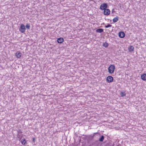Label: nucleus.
<instances>
[{"instance_id":"5","label":"nucleus","mask_w":146,"mask_h":146,"mask_svg":"<svg viewBox=\"0 0 146 146\" xmlns=\"http://www.w3.org/2000/svg\"><path fill=\"white\" fill-rule=\"evenodd\" d=\"M110 11L108 9H105L104 11V15H108L110 14Z\"/></svg>"},{"instance_id":"25","label":"nucleus","mask_w":146,"mask_h":146,"mask_svg":"<svg viewBox=\"0 0 146 146\" xmlns=\"http://www.w3.org/2000/svg\"><path fill=\"white\" fill-rule=\"evenodd\" d=\"M20 136V135H19V134H18L17 135V137H19Z\"/></svg>"},{"instance_id":"12","label":"nucleus","mask_w":146,"mask_h":146,"mask_svg":"<svg viewBox=\"0 0 146 146\" xmlns=\"http://www.w3.org/2000/svg\"><path fill=\"white\" fill-rule=\"evenodd\" d=\"M119 20V17H117L114 18L113 19V21L114 23L117 22Z\"/></svg>"},{"instance_id":"13","label":"nucleus","mask_w":146,"mask_h":146,"mask_svg":"<svg viewBox=\"0 0 146 146\" xmlns=\"http://www.w3.org/2000/svg\"><path fill=\"white\" fill-rule=\"evenodd\" d=\"M104 136L102 135L101 137L99 138V141L100 142H102L103 141L104 139Z\"/></svg>"},{"instance_id":"6","label":"nucleus","mask_w":146,"mask_h":146,"mask_svg":"<svg viewBox=\"0 0 146 146\" xmlns=\"http://www.w3.org/2000/svg\"><path fill=\"white\" fill-rule=\"evenodd\" d=\"M118 35L119 37L123 38L125 37V34L124 32L120 31Z\"/></svg>"},{"instance_id":"11","label":"nucleus","mask_w":146,"mask_h":146,"mask_svg":"<svg viewBox=\"0 0 146 146\" xmlns=\"http://www.w3.org/2000/svg\"><path fill=\"white\" fill-rule=\"evenodd\" d=\"M104 31V29H98L96 30V32L98 33H102Z\"/></svg>"},{"instance_id":"9","label":"nucleus","mask_w":146,"mask_h":146,"mask_svg":"<svg viewBox=\"0 0 146 146\" xmlns=\"http://www.w3.org/2000/svg\"><path fill=\"white\" fill-rule=\"evenodd\" d=\"M141 78L143 81L146 80V74L144 73L141 75Z\"/></svg>"},{"instance_id":"15","label":"nucleus","mask_w":146,"mask_h":146,"mask_svg":"<svg viewBox=\"0 0 146 146\" xmlns=\"http://www.w3.org/2000/svg\"><path fill=\"white\" fill-rule=\"evenodd\" d=\"M22 144L23 145H25L26 143V141L25 139H23L21 141Z\"/></svg>"},{"instance_id":"22","label":"nucleus","mask_w":146,"mask_h":146,"mask_svg":"<svg viewBox=\"0 0 146 146\" xmlns=\"http://www.w3.org/2000/svg\"><path fill=\"white\" fill-rule=\"evenodd\" d=\"M112 13H113L115 12V11H114V9H113L112 11Z\"/></svg>"},{"instance_id":"19","label":"nucleus","mask_w":146,"mask_h":146,"mask_svg":"<svg viewBox=\"0 0 146 146\" xmlns=\"http://www.w3.org/2000/svg\"><path fill=\"white\" fill-rule=\"evenodd\" d=\"M94 138L93 137H92V136H91L90 138V139L91 140L93 139Z\"/></svg>"},{"instance_id":"7","label":"nucleus","mask_w":146,"mask_h":146,"mask_svg":"<svg viewBox=\"0 0 146 146\" xmlns=\"http://www.w3.org/2000/svg\"><path fill=\"white\" fill-rule=\"evenodd\" d=\"M64 41V39L63 38L60 37L58 38L57 40V42L59 43H62Z\"/></svg>"},{"instance_id":"1","label":"nucleus","mask_w":146,"mask_h":146,"mask_svg":"<svg viewBox=\"0 0 146 146\" xmlns=\"http://www.w3.org/2000/svg\"><path fill=\"white\" fill-rule=\"evenodd\" d=\"M115 67L113 64H111L108 68V72L110 74L113 73L115 70Z\"/></svg>"},{"instance_id":"10","label":"nucleus","mask_w":146,"mask_h":146,"mask_svg":"<svg viewBox=\"0 0 146 146\" xmlns=\"http://www.w3.org/2000/svg\"><path fill=\"white\" fill-rule=\"evenodd\" d=\"M134 48L132 46H130L128 48V50L129 52H131L134 50Z\"/></svg>"},{"instance_id":"24","label":"nucleus","mask_w":146,"mask_h":146,"mask_svg":"<svg viewBox=\"0 0 146 146\" xmlns=\"http://www.w3.org/2000/svg\"><path fill=\"white\" fill-rule=\"evenodd\" d=\"M22 133V132L20 131H18V134H19L20 133Z\"/></svg>"},{"instance_id":"2","label":"nucleus","mask_w":146,"mask_h":146,"mask_svg":"<svg viewBox=\"0 0 146 146\" xmlns=\"http://www.w3.org/2000/svg\"><path fill=\"white\" fill-rule=\"evenodd\" d=\"M108 8V5L107 3H104L102 4L100 6V8L102 10H104Z\"/></svg>"},{"instance_id":"8","label":"nucleus","mask_w":146,"mask_h":146,"mask_svg":"<svg viewBox=\"0 0 146 146\" xmlns=\"http://www.w3.org/2000/svg\"><path fill=\"white\" fill-rule=\"evenodd\" d=\"M22 54L19 51H17L15 53V55L16 57L17 58H20Z\"/></svg>"},{"instance_id":"20","label":"nucleus","mask_w":146,"mask_h":146,"mask_svg":"<svg viewBox=\"0 0 146 146\" xmlns=\"http://www.w3.org/2000/svg\"><path fill=\"white\" fill-rule=\"evenodd\" d=\"M98 133H94L93 134V135L92 136V137H93L94 138V136H95V135L96 134H97Z\"/></svg>"},{"instance_id":"3","label":"nucleus","mask_w":146,"mask_h":146,"mask_svg":"<svg viewBox=\"0 0 146 146\" xmlns=\"http://www.w3.org/2000/svg\"><path fill=\"white\" fill-rule=\"evenodd\" d=\"M26 29L25 27V25L23 24H21L20 27L19 29V30L20 32L22 33H24Z\"/></svg>"},{"instance_id":"4","label":"nucleus","mask_w":146,"mask_h":146,"mask_svg":"<svg viewBox=\"0 0 146 146\" xmlns=\"http://www.w3.org/2000/svg\"><path fill=\"white\" fill-rule=\"evenodd\" d=\"M113 80V78L111 76H108L106 78V80L108 83L112 82Z\"/></svg>"},{"instance_id":"23","label":"nucleus","mask_w":146,"mask_h":146,"mask_svg":"<svg viewBox=\"0 0 146 146\" xmlns=\"http://www.w3.org/2000/svg\"><path fill=\"white\" fill-rule=\"evenodd\" d=\"M35 138H33V141L34 142H35Z\"/></svg>"},{"instance_id":"21","label":"nucleus","mask_w":146,"mask_h":146,"mask_svg":"<svg viewBox=\"0 0 146 146\" xmlns=\"http://www.w3.org/2000/svg\"><path fill=\"white\" fill-rule=\"evenodd\" d=\"M99 140H96L95 141V142L93 144H94V143H97L98 142Z\"/></svg>"},{"instance_id":"16","label":"nucleus","mask_w":146,"mask_h":146,"mask_svg":"<svg viewBox=\"0 0 146 146\" xmlns=\"http://www.w3.org/2000/svg\"><path fill=\"white\" fill-rule=\"evenodd\" d=\"M102 45L103 46L107 48L108 46V44L106 42H105L103 43Z\"/></svg>"},{"instance_id":"17","label":"nucleus","mask_w":146,"mask_h":146,"mask_svg":"<svg viewBox=\"0 0 146 146\" xmlns=\"http://www.w3.org/2000/svg\"><path fill=\"white\" fill-rule=\"evenodd\" d=\"M30 24L28 23H27L25 27L27 29H30Z\"/></svg>"},{"instance_id":"18","label":"nucleus","mask_w":146,"mask_h":146,"mask_svg":"<svg viewBox=\"0 0 146 146\" xmlns=\"http://www.w3.org/2000/svg\"><path fill=\"white\" fill-rule=\"evenodd\" d=\"M112 26V25L110 24H108V25H106L105 26V27L106 28H108L109 27H111Z\"/></svg>"},{"instance_id":"14","label":"nucleus","mask_w":146,"mask_h":146,"mask_svg":"<svg viewBox=\"0 0 146 146\" xmlns=\"http://www.w3.org/2000/svg\"><path fill=\"white\" fill-rule=\"evenodd\" d=\"M120 94L122 97H123L125 96L126 95V94L125 93V92H124V91L121 92Z\"/></svg>"}]
</instances>
